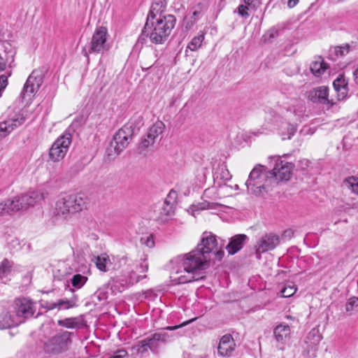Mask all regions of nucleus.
Returning a JSON list of instances; mask_svg holds the SVG:
<instances>
[{
	"label": "nucleus",
	"mask_w": 358,
	"mask_h": 358,
	"mask_svg": "<svg viewBox=\"0 0 358 358\" xmlns=\"http://www.w3.org/2000/svg\"><path fill=\"white\" fill-rule=\"evenodd\" d=\"M176 24V17L171 14L160 16L149 20L145 24L136 42V46H142L149 38L152 43L163 44L167 41Z\"/></svg>",
	"instance_id": "nucleus-1"
},
{
	"label": "nucleus",
	"mask_w": 358,
	"mask_h": 358,
	"mask_svg": "<svg viewBox=\"0 0 358 358\" xmlns=\"http://www.w3.org/2000/svg\"><path fill=\"white\" fill-rule=\"evenodd\" d=\"M86 207L87 197L83 194H65L57 200L53 210V218L56 221L69 220Z\"/></svg>",
	"instance_id": "nucleus-2"
},
{
	"label": "nucleus",
	"mask_w": 358,
	"mask_h": 358,
	"mask_svg": "<svg viewBox=\"0 0 358 358\" xmlns=\"http://www.w3.org/2000/svg\"><path fill=\"white\" fill-rule=\"evenodd\" d=\"M217 242L216 236L211 232L203 233L200 243L196 248L187 253V259L185 263V266L190 267L194 264V268H203L210 263V254L217 248Z\"/></svg>",
	"instance_id": "nucleus-3"
},
{
	"label": "nucleus",
	"mask_w": 358,
	"mask_h": 358,
	"mask_svg": "<svg viewBox=\"0 0 358 358\" xmlns=\"http://www.w3.org/2000/svg\"><path fill=\"white\" fill-rule=\"evenodd\" d=\"M275 180V175L265 166L257 164L250 173L245 185L251 194L263 196L273 190Z\"/></svg>",
	"instance_id": "nucleus-4"
},
{
	"label": "nucleus",
	"mask_w": 358,
	"mask_h": 358,
	"mask_svg": "<svg viewBox=\"0 0 358 358\" xmlns=\"http://www.w3.org/2000/svg\"><path fill=\"white\" fill-rule=\"evenodd\" d=\"M141 125H143L142 117H138L136 122H130L120 129L113 136L110 148H108V155H112L113 149L115 155L125 149L133 137L138 133Z\"/></svg>",
	"instance_id": "nucleus-5"
},
{
	"label": "nucleus",
	"mask_w": 358,
	"mask_h": 358,
	"mask_svg": "<svg viewBox=\"0 0 358 358\" xmlns=\"http://www.w3.org/2000/svg\"><path fill=\"white\" fill-rule=\"evenodd\" d=\"M187 259V255L178 256L176 259V262L178 264H181L183 268V271H180L175 270L174 268L172 270L171 278L173 281L178 284H185L203 279L204 278L203 271L208 268L210 264V263H208L207 266L203 268H194V264H190V267L187 268L185 265Z\"/></svg>",
	"instance_id": "nucleus-6"
},
{
	"label": "nucleus",
	"mask_w": 358,
	"mask_h": 358,
	"mask_svg": "<svg viewBox=\"0 0 358 358\" xmlns=\"http://www.w3.org/2000/svg\"><path fill=\"white\" fill-rule=\"evenodd\" d=\"M108 31L104 27H99L94 31L90 42L82 50L83 54L88 57L90 54H103L110 49L108 43Z\"/></svg>",
	"instance_id": "nucleus-7"
},
{
	"label": "nucleus",
	"mask_w": 358,
	"mask_h": 358,
	"mask_svg": "<svg viewBox=\"0 0 358 358\" xmlns=\"http://www.w3.org/2000/svg\"><path fill=\"white\" fill-rule=\"evenodd\" d=\"M268 159L270 166H273V169L269 171L275 175V186L280 181L289 180L294 167L292 163L281 159V157L278 155L270 156Z\"/></svg>",
	"instance_id": "nucleus-8"
},
{
	"label": "nucleus",
	"mask_w": 358,
	"mask_h": 358,
	"mask_svg": "<svg viewBox=\"0 0 358 358\" xmlns=\"http://www.w3.org/2000/svg\"><path fill=\"white\" fill-rule=\"evenodd\" d=\"M73 333L67 331H60L45 343V350L50 353H60L68 349L71 343V336Z\"/></svg>",
	"instance_id": "nucleus-9"
},
{
	"label": "nucleus",
	"mask_w": 358,
	"mask_h": 358,
	"mask_svg": "<svg viewBox=\"0 0 358 358\" xmlns=\"http://www.w3.org/2000/svg\"><path fill=\"white\" fill-rule=\"evenodd\" d=\"M71 139L72 136L70 133H64L58 137L50 149V158L54 162L62 159L69 150Z\"/></svg>",
	"instance_id": "nucleus-10"
},
{
	"label": "nucleus",
	"mask_w": 358,
	"mask_h": 358,
	"mask_svg": "<svg viewBox=\"0 0 358 358\" xmlns=\"http://www.w3.org/2000/svg\"><path fill=\"white\" fill-rule=\"evenodd\" d=\"M35 310V303L28 299H17L15 301V318L20 321V324L23 323L26 320L34 317Z\"/></svg>",
	"instance_id": "nucleus-11"
},
{
	"label": "nucleus",
	"mask_w": 358,
	"mask_h": 358,
	"mask_svg": "<svg viewBox=\"0 0 358 358\" xmlns=\"http://www.w3.org/2000/svg\"><path fill=\"white\" fill-rule=\"evenodd\" d=\"M16 50L8 41H0V72L6 69L8 65L11 71L15 66Z\"/></svg>",
	"instance_id": "nucleus-12"
},
{
	"label": "nucleus",
	"mask_w": 358,
	"mask_h": 358,
	"mask_svg": "<svg viewBox=\"0 0 358 358\" xmlns=\"http://www.w3.org/2000/svg\"><path fill=\"white\" fill-rule=\"evenodd\" d=\"M280 243V237L273 233L265 234L255 245V254L257 259L262 253L274 250Z\"/></svg>",
	"instance_id": "nucleus-13"
},
{
	"label": "nucleus",
	"mask_w": 358,
	"mask_h": 358,
	"mask_svg": "<svg viewBox=\"0 0 358 358\" xmlns=\"http://www.w3.org/2000/svg\"><path fill=\"white\" fill-rule=\"evenodd\" d=\"M43 83L41 75L36 71H33L29 75L20 93L22 99L27 96L30 97L32 94L37 92Z\"/></svg>",
	"instance_id": "nucleus-14"
},
{
	"label": "nucleus",
	"mask_w": 358,
	"mask_h": 358,
	"mask_svg": "<svg viewBox=\"0 0 358 358\" xmlns=\"http://www.w3.org/2000/svg\"><path fill=\"white\" fill-rule=\"evenodd\" d=\"M308 99L313 103L326 105L327 108L332 107L335 103L329 99V88L320 86L309 92Z\"/></svg>",
	"instance_id": "nucleus-15"
},
{
	"label": "nucleus",
	"mask_w": 358,
	"mask_h": 358,
	"mask_svg": "<svg viewBox=\"0 0 358 358\" xmlns=\"http://www.w3.org/2000/svg\"><path fill=\"white\" fill-rule=\"evenodd\" d=\"M25 117L22 113H17L13 117L0 122V141L9 135L15 129L22 125Z\"/></svg>",
	"instance_id": "nucleus-16"
},
{
	"label": "nucleus",
	"mask_w": 358,
	"mask_h": 358,
	"mask_svg": "<svg viewBox=\"0 0 358 358\" xmlns=\"http://www.w3.org/2000/svg\"><path fill=\"white\" fill-rule=\"evenodd\" d=\"M78 297L76 294H73L69 299H60L55 302L43 301V306L47 310H53L57 308L59 310H68L78 306Z\"/></svg>",
	"instance_id": "nucleus-17"
},
{
	"label": "nucleus",
	"mask_w": 358,
	"mask_h": 358,
	"mask_svg": "<svg viewBox=\"0 0 358 358\" xmlns=\"http://www.w3.org/2000/svg\"><path fill=\"white\" fill-rule=\"evenodd\" d=\"M43 196L37 191H30L20 197H15L13 202L18 204L17 211L32 206L42 199Z\"/></svg>",
	"instance_id": "nucleus-18"
},
{
	"label": "nucleus",
	"mask_w": 358,
	"mask_h": 358,
	"mask_svg": "<svg viewBox=\"0 0 358 358\" xmlns=\"http://www.w3.org/2000/svg\"><path fill=\"white\" fill-rule=\"evenodd\" d=\"M273 336L275 338V341L279 345H282V347H280V349L282 350L284 345L287 344L290 340V327L285 323L279 324L273 329Z\"/></svg>",
	"instance_id": "nucleus-19"
},
{
	"label": "nucleus",
	"mask_w": 358,
	"mask_h": 358,
	"mask_svg": "<svg viewBox=\"0 0 358 358\" xmlns=\"http://www.w3.org/2000/svg\"><path fill=\"white\" fill-rule=\"evenodd\" d=\"M236 343L230 334L224 335L220 341L217 348L218 354L223 357H230L236 348Z\"/></svg>",
	"instance_id": "nucleus-20"
},
{
	"label": "nucleus",
	"mask_w": 358,
	"mask_h": 358,
	"mask_svg": "<svg viewBox=\"0 0 358 358\" xmlns=\"http://www.w3.org/2000/svg\"><path fill=\"white\" fill-rule=\"evenodd\" d=\"M322 338L319 330L316 329H311L306 337V345L304 348L307 350L310 356H315V352L317 349V345Z\"/></svg>",
	"instance_id": "nucleus-21"
},
{
	"label": "nucleus",
	"mask_w": 358,
	"mask_h": 358,
	"mask_svg": "<svg viewBox=\"0 0 358 358\" xmlns=\"http://www.w3.org/2000/svg\"><path fill=\"white\" fill-rule=\"evenodd\" d=\"M249 238L243 234L233 236L226 246L229 255H234L240 251L248 242Z\"/></svg>",
	"instance_id": "nucleus-22"
},
{
	"label": "nucleus",
	"mask_w": 358,
	"mask_h": 358,
	"mask_svg": "<svg viewBox=\"0 0 358 358\" xmlns=\"http://www.w3.org/2000/svg\"><path fill=\"white\" fill-rule=\"evenodd\" d=\"M169 334L167 333H155L151 336L145 339L148 343V348L151 352L156 353L162 343H164L168 341Z\"/></svg>",
	"instance_id": "nucleus-23"
},
{
	"label": "nucleus",
	"mask_w": 358,
	"mask_h": 358,
	"mask_svg": "<svg viewBox=\"0 0 358 358\" xmlns=\"http://www.w3.org/2000/svg\"><path fill=\"white\" fill-rule=\"evenodd\" d=\"M167 2L166 0H153L147 19L152 20L158 17L164 16L163 13L166 10Z\"/></svg>",
	"instance_id": "nucleus-24"
},
{
	"label": "nucleus",
	"mask_w": 358,
	"mask_h": 358,
	"mask_svg": "<svg viewBox=\"0 0 358 358\" xmlns=\"http://www.w3.org/2000/svg\"><path fill=\"white\" fill-rule=\"evenodd\" d=\"M14 312H3L0 315V329H8L20 324Z\"/></svg>",
	"instance_id": "nucleus-25"
},
{
	"label": "nucleus",
	"mask_w": 358,
	"mask_h": 358,
	"mask_svg": "<svg viewBox=\"0 0 358 358\" xmlns=\"http://www.w3.org/2000/svg\"><path fill=\"white\" fill-rule=\"evenodd\" d=\"M14 262L7 258H4L0 263V280L5 283L12 271Z\"/></svg>",
	"instance_id": "nucleus-26"
},
{
	"label": "nucleus",
	"mask_w": 358,
	"mask_h": 358,
	"mask_svg": "<svg viewBox=\"0 0 358 358\" xmlns=\"http://www.w3.org/2000/svg\"><path fill=\"white\" fill-rule=\"evenodd\" d=\"M328 67V64L324 62L321 57H320L317 60L310 64V69L313 74L316 76H319L322 74Z\"/></svg>",
	"instance_id": "nucleus-27"
},
{
	"label": "nucleus",
	"mask_w": 358,
	"mask_h": 358,
	"mask_svg": "<svg viewBox=\"0 0 358 358\" xmlns=\"http://www.w3.org/2000/svg\"><path fill=\"white\" fill-rule=\"evenodd\" d=\"M165 129V124L163 122L158 120L152 127H150L147 136L148 138H152L155 141L158 136L164 132Z\"/></svg>",
	"instance_id": "nucleus-28"
},
{
	"label": "nucleus",
	"mask_w": 358,
	"mask_h": 358,
	"mask_svg": "<svg viewBox=\"0 0 358 358\" xmlns=\"http://www.w3.org/2000/svg\"><path fill=\"white\" fill-rule=\"evenodd\" d=\"M18 204L13 202V199H8L0 202V215L11 214L17 211Z\"/></svg>",
	"instance_id": "nucleus-29"
},
{
	"label": "nucleus",
	"mask_w": 358,
	"mask_h": 358,
	"mask_svg": "<svg viewBox=\"0 0 358 358\" xmlns=\"http://www.w3.org/2000/svg\"><path fill=\"white\" fill-rule=\"evenodd\" d=\"M204 38V34L203 32H199L198 35L194 36L188 43L185 52H187V50H190L191 51H196L199 50L201 47Z\"/></svg>",
	"instance_id": "nucleus-30"
},
{
	"label": "nucleus",
	"mask_w": 358,
	"mask_h": 358,
	"mask_svg": "<svg viewBox=\"0 0 358 358\" xmlns=\"http://www.w3.org/2000/svg\"><path fill=\"white\" fill-rule=\"evenodd\" d=\"M57 324L59 326L67 329L79 328L81 326V323L78 317H67L64 320H59Z\"/></svg>",
	"instance_id": "nucleus-31"
},
{
	"label": "nucleus",
	"mask_w": 358,
	"mask_h": 358,
	"mask_svg": "<svg viewBox=\"0 0 358 358\" xmlns=\"http://www.w3.org/2000/svg\"><path fill=\"white\" fill-rule=\"evenodd\" d=\"M213 177L214 180H221L225 182L231 180V175L226 166H222L214 173Z\"/></svg>",
	"instance_id": "nucleus-32"
},
{
	"label": "nucleus",
	"mask_w": 358,
	"mask_h": 358,
	"mask_svg": "<svg viewBox=\"0 0 358 358\" xmlns=\"http://www.w3.org/2000/svg\"><path fill=\"white\" fill-rule=\"evenodd\" d=\"M87 280V278L81 274H76L71 279L72 286L76 289L81 288Z\"/></svg>",
	"instance_id": "nucleus-33"
},
{
	"label": "nucleus",
	"mask_w": 358,
	"mask_h": 358,
	"mask_svg": "<svg viewBox=\"0 0 358 358\" xmlns=\"http://www.w3.org/2000/svg\"><path fill=\"white\" fill-rule=\"evenodd\" d=\"M345 185L352 190V192L358 194V178L354 176L349 177L344 180Z\"/></svg>",
	"instance_id": "nucleus-34"
},
{
	"label": "nucleus",
	"mask_w": 358,
	"mask_h": 358,
	"mask_svg": "<svg viewBox=\"0 0 358 358\" xmlns=\"http://www.w3.org/2000/svg\"><path fill=\"white\" fill-rule=\"evenodd\" d=\"M286 129V132L282 131L280 133L282 140L290 139L296 131V126L293 124L287 123Z\"/></svg>",
	"instance_id": "nucleus-35"
},
{
	"label": "nucleus",
	"mask_w": 358,
	"mask_h": 358,
	"mask_svg": "<svg viewBox=\"0 0 358 358\" xmlns=\"http://www.w3.org/2000/svg\"><path fill=\"white\" fill-rule=\"evenodd\" d=\"M94 296L97 298V299L101 301H106L108 297V285H105L100 289H99L95 293Z\"/></svg>",
	"instance_id": "nucleus-36"
},
{
	"label": "nucleus",
	"mask_w": 358,
	"mask_h": 358,
	"mask_svg": "<svg viewBox=\"0 0 358 358\" xmlns=\"http://www.w3.org/2000/svg\"><path fill=\"white\" fill-rule=\"evenodd\" d=\"M147 276L145 275H138L136 271H132L129 275V278L127 281L129 285H133L139 281L145 279Z\"/></svg>",
	"instance_id": "nucleus-37"
},
{
	"label": "nucleus",
	"mask_w": 358,
	"mask_h": 358,
	"mask_svg": "<svg viewBox=\"0 0 358 358\" xmlns=\"http://www.w3.org/2000/svg\"><path fill=\"white\" fill-rule=\"evenodd\" d=\"M109 261L107 257L97 256L95 257L94 263L98 269L101 271H106L107 262Z\"/></svg>",
	"instance_id": "nucleus-38"
},
{
	"label": "nucleus",
	"mask_w": 358,
	"mask_h": 358,
	"mask_svg": "<svg viewBox=\"0 0 358 358\" xmlns=\"http://www.w3.org/2000/svg\"><path fill=\"white\" fill-rule=\"evenodd\" d=\"M348 85V83L343 74L338 75L337 78L333 82V86L335 90H338L341 87H345Z\"/></svg>",
	"instance_id": "nucleus-39"
},
{
	"label": "nucleus",
	"mask_w": 358,
	"mask_h": 358,
	"mask_svg": "<svg viewBox=\"0 0 358 358\" xmlns=\"http://www.w3.org/2000/svg\"><path fill=\"white\" fill-rule=\"evenodd\" d=\"M11 76V71H6L4 74L0 76V96L3 91L8 85V78Z\"/></svg>",
	"instance_id": "nucleus-40"
},
{
	"label": "nucleus",
	"mask_w": 358,
	"mask_h": 358,
	"mask_svg": "<svg viewBox=\"0 0 358 358\" xmlns=\"http://www.w3.org/2000/svg\"><path fill=\"white\" fill-rule=\"evenodd\" d=\"M358 307V297H350L345 303V311L351 313L355 308Z\"/></svg>",
	"instance_id": "nucleus-41"
},
{
	"label": "nucleus",
	"mask_w": 358,
	"mask_h": 358,
	"mask_svg": "<svg viewBox=\"0 0 358 358\" xmlns=\"http://www.w3.org/2000/svg\"><path fill=\"white\" fill-rule=\"evenodd\" d=\"M350 50V46L349 44L345 43L340 46H337L334 48V52L336 56L342 57L345 55L349 52Z\"/></svg>",
	"instance_id": "nucleus-42"
},
{
	"label": "nucleus",
	"mask_w": 358,
	"mask_h": 358,
	"mask_svg": "<svg viewBox=\"0 0 358 358\" xmlns=\"http://www.w3.org/2000/svg\"><path fill=\"white\" fill-rule=\"evenodd\" d=\"M134 348L136 350L138 353L141 355H143L144 353L147 352L148 350H150L148 343L145 338L138 341Z\"/></svg>",
	"instance_id": "nucleus-43"
},
{
	"label": "nucleus",
	"mask_w": 358,
	"mask_h": 358,
	"mask_svg": "<svg viewBox=\"0 0 358 358\" xmlns=\"http://www.w3.org/2000/svg\"><path fill=\"white\" fill-rule=\"evenodd\" d=\"M296 291V288L294 285L285 286L281 290V294L282 297L288 298L293 296Z\"/></svg>",
	"instance_id": "nucleus-44"
},
{
	"label": "nucleus",
	"mask_w": 358,
	"mask_h": 358,
	"mask_svg": "<svg viewBox=\"0 0 358 358\" xmlns=\"http://www.w3.org/2000/svg\"><path fill=\"white\" fill-rule=\"evenodd\" d=\"M141 243L149 248H152L155 246L154 237L152 234L141 237Z\"/></svg>",
	"instance_id": "nucleus-45"
},
{
	"label": "nucleus",
	"mask_w": 358,
	"mask_h": 358,
	"mask_svg": "<svg viewBox=\"0 0 358 358\" xmlns=\"http://www.w3.org/2000/svg\"><path fill=\"white\" fill-rule=\"evenodd\" d=\"M208 169L204 167H201L197 170L196 178L199 182H205L206 180V173L208 172Z\"/></svg>",
	"instance_id": "nucleus-46"
},
{
	"label": "nucleus",
	"mask_w": 358,
	"mask_h": 358,
	"mask_svg": "<svg viewBox=\"0 0 358 358\" xmlns=\"http://www.w3.org/2000/svg\"><path fill=\"white\" fill-rule=\"evenodd\" d=\"M148 270V264L147 262V259L145 257L144 259H141V262L136 266V271L140 273L147 272Z\"/></svg>",
	"instance_id": "nucleus-47"
},
{
	"label": "nucleus",
	"mask_w": 358,
	"mask_h": 358,
	"mask_svg": "<svg viewBox=\"0 0 358 358\" xmlns=\"http://www.w3.org/2000/svg\"><path fill=\"white\" fill-rule=\"evenodd\" d=\"M248 7L245 5L241 4L237 8V12L240 16L244 18H247L249 17V13L248 12Z\"/></svg>",
	"instance_id": "nucleus-48"
},
{
	"label": "nucleus",
	"mask_w": 358,
	"mask_h": 358,
	"mask_svg": "<svg viewBox=\"0 0 358 358\" xmlns=\"http://www.w3.org/2000/svg\"><path fill=\"white\" fill-rule=\"evenodd\" d=\"M337 92V97L338 100H343L348 96V85L345 87H341L335 90Z\"/></svg>",
	"instance_id": "nucleus-49"
},
{
	"label": "nucleus",
	"mask_w": 358,
	"mask_h": 358,
	"mask_svg": "<svg viewBox=\"0 0 358 358\" xmlns=\"http://www.w3.org/2000/svg\"><path fill=\"white\" fill-rule=\"evenodd\" d=\"M155 142V141L152 138H148V136H146L143 138H142L140 144V148L141 149L148 148L149 146L153 145Z\"/></svg>",
	"instance_id": "nucleus-50"
},
{
	"label": "nucleus",
	"mask_w": 358,
	"mask_h": 358,
	"mask_svg": "<svg viewBox=\"0 0 358 358\" xmlns=\"http://www.w3.org/2000/svg\"><path fill=\"white\" fill-rule=\"evenodd\" d=\"M164 206L166 205V206H164L163 208L164 214L166 215H171L173 213V206L170 204V203H169V201H168L167 199L164 201Z\"/></svg>",
	"instance_id": "nucleus-51"
},
{
	"label": "nucleus",
	"mask_w": 358,
	"mask_h": 358,
	"mask_svg": "<svg viewBox=\"0 0 358 358\" xmlns=\"http://www.w3.org/2000/svg\"><path fill=\"white\" fill-rule=\"evenodd\" d=\"M195 320H196V318H194V319L187 320L186 322H184L183 323H182L180 325L169 326V327H166L165 329L167 330L173 331V330L179 329L180 327H182L186 326L187 324H190L192 322L194 321Z\"/></svg>",
	"instance_id": "nucleus-52"
},
{
	"label": "nucleus",
	"mask_w": 358,
	"mask_h": 358,
	"mask_svg": "<svg viewBox=\"0 0 358 358\" xmlns=\"http://www.w3.org/2000/svg\"><path fill=\"white\" fill-rule=\"evenodd\" d=\"M244 2L248 6L256 7L260 4L261 0H244Z\"/></svg>",
	"instance_id": "nucleus-53"
},
{
	"label": "nucleus",
	"mask_w": 358,
	"mask_h": 358,
	"mask_svg": "<svg viewBox=\"0 0 358 358\" xmlns=\"http://www.w3.org/2000/svg\"><path fill=\"white\" fill-rule=\"evenodd\" d=\"M186 20L185 22V28L187 29H190L193 27V26L196 24V22L195 20H192L190 18L187 19V17L185 18Z\"/></svg>",
	"instance_id": "nucleus-54"
},
{
	"label": "nucleus",
	"mask_w": 358,
	"mask_h": 358,
	"mask_svg": "<svg viewBox=\"0 0 358 358\" xmlns=\"http://www.w3.org/2000/svg\"><path fill=\"white\" fill-rule=\"evenodd\" d=\"M201 14V10H194L193 12L192 16L189 18L195 20V22H197L200 18Z\"/></svg>",
	"instance_id": "nucleus-55"
},
{
	"label": "nucleus",
	"mask_w": 358,
	"mask_h": 358,
	"mask_svg": "<svg viewBox=\"0 0 358 358\" xmlns=\"http://www.w3.org/2000/svg\"><path fill=\"white\" fill-rule=\"evenodd\" d=\"M224 252L222 250H217L215 252V257L218 261L222 260V257H224Z\"/></svg>",
	"instance_id": "nucleus-56"
},
{
	"label": "nucleus",
	"mask_w": 358,
	"mask_h": 358,
	"mask_svg": "<svg viewBox=\"0 0 358 358\" xmlns=\"http://www.w3.org/2000/svg\"><path fill=\"white\" fill-rule=\"evenodd\" d=\"M299 2V0H288L287 1V7L289 8H292L296 6Z\"/></svg>",
	"instance_id": "nucleus-57"
},
{
	"label": "nucleus",
	"mask_w": 358,
	"mask_h": 358,
	"mask_svg": "<svg viewBox=\"0 0 358 358\" xmlns=\"http://www.w3.org/2000/svg\"><path fill=\"white\" fill-rule=\"evenodd\" d=\"M268 34V41H271V38H273L275 37L276 32L274 31H271ZM265 40L267 41V38H266Z\"/></svg>",
	"instance_id": "nucleus-58"
},
{
	"label": "nucleus",
	"mask_w": 358,
	"mask_h": 358,
	"mask_svg": "<svg viewBox=\"0 0 358 358\" xmlns=\"http://www.w3.org/2000/svg\"><path fill=\"white\" fill-rule=\"evenodd\" d=\"M354 80L358 84V67L353 72Z\"/></svg>",
	"instance_id": "nucleus-59"
},
{
	"label": "nucleus",
	"mask_w": 358,
	"mask_h": 358,
	"mask_svg": "<svg viewBox=\"0 0 358 358\" xmlns=\"http://www.w3.org/2000/svg\"><path fill=\"white\" fill-rule=\"evenodd\" d=\"M127 259H128V258H127V257H123L121 259V260H120V263H122V262H124V263H126V262H127Z\"/></svg>",
	"instance_id": "nucleus-60"
},
{
	"label": "nucleus",
	"mask_w": 358,
	"mask_h": 358,
	"mask_svg": "<svg viewBox=\"0 0 358 358\" xmlns=\"http://www.w3.org/2000/svg\"><path fill=\"white\" fill-rule=\"evenodd\" d=\"M12 243H15V244H17V245H19V244H20V243H19L18 240H17V239H16V240H15V241L13 240V241H12Z\"/></svg>",
	"instance_id": "nucleus-61"
},
{
	"label": "nucleus",
	"mask_w": 358,
	"mask_h": 358,
	"mask_svg": "<svg viewBox=\"0 0 358 358\" xmlns=\"http://www.w3.org/2000/svg\"><path fill=\"white\" fill-rule=\"evenodd\" d=\"M69 290H70L71 292H74V291H73V289H71V288H70V287H69Z\"/></svg>",
	"instance_id": "nucleus-62"
},
{
	"label": "nucleus",
	"mask_w": 358,
	"mask_h": 358,
	"mask_svg": "<svg viewBox=\"0 0 358 358\" xmlns=\"http://www.w3.org/2000/svg\"><path fill=\"white\" fill-rule=\"evenodd\" d=\"M171 194H172V192H170L168 196L170 197Z\"/></svg>",
	"instance_id": "nucleus-63"
},
{
	"label": "nucleus",
	"mask_w": 358,
	"mask_h": 358,
	"mask_svg": "<svg viewBox=\"0 0 358 358\" xmlns=\"http://www.w3.org/2000/svg\"><path fill=\"white\" fill-rule=\"evenodd\" d=\"M357 287H358V280H357Z\"/></svg>",
	"instance_id": "nucleus-64"
}]
</instances>
